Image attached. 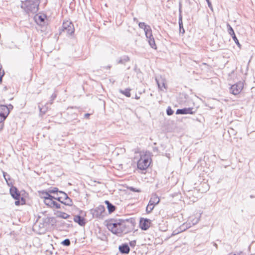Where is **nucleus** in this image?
Wrapping results in <instances>:
<instances>
[{
    "label": "nucleus",
    "instance_id": "obj_48",
    "mask_svg": "<svg viewBox=\"0 0 255 255\" xmlns=\"http://www.w3.org/2000/svg\"><path fill=\"white\" fill-rule=\"evenodd\" d=\"M133 20H134V21H136V22H137V21H138V20H137V19L136 18H133Z\"/></svg>",
    "mask_w": 255,
    "mask_h": 255
},
{
    "label": "nucleus",
    "instance_id": "obj_5",
    "mask_svg": "<svg viewBox=\"0 0 255 255\" xmlns=\"http://www.w3.org/2000/svg\"><path fill=\"white\" fill-rule=\"evenodd\" d=\"M62 27L63 32L67 35H72L74 33L75 28L71 21L68 20L63 21Z\"/></svg>",
    "mask_w": 255,
    "mask_h": 255
},
{
    "label": "nucleus",
    "instance_id": "obj_41",
    "mask_svg": "<svg viewBox=\"0 0 255 255\" xmlns=\"http://www.w3.org/2000/svg\"><path fill=\"white\" fill-rule=\"evenodd\" d=\"M47 198V199H51L52 200H53V199L55 200V198H56V197H55L54 196L51 195V194H49L48 197Z\"/></svg>",
    "mask_w": 255,
    "mask_h": 255
},
{
    "label": "nucleus",
    "instance_id": "obj_21",
    "mask_svg": "<svg viewBox=\"0 0 255 255\" xmlns=\"http://www.w3.org/2000/svg\"><path fill=\"white\" fill-rule=\"evenodd\" d=\"M178 23L179 26L180 32L181 33H184L185 32V30L183 28L182 14H180L179 15Z\"/></svg>",
    "mask_w": 255,
    "mask_h": 255
},
{
    "label": "nucleus",
    "instance_id": "obj_9",
    "mask_svg": "<svg viewBox=\"0 0 255 255\" xmlns=\"http://www.w3.org/2000/svg\"><path fill=\"white\" fill-rule=\"evenodd\" d=\"M227 27L228 33L232 36L233 39L234 40L236 44L238 45V46L241 48V45L240 44L237 37H236L234 30L232 27L230 25V24L229 23H227Z\"/></svg>",
    "mask_w": 255,
    "mask_h": 255
},
{
    "label": "nucleus",
    "instance_id": "obj_1",
    "mask_svg": "<svg viewBox=\"0 0 255 255\" xmlns=\"http://www.w3.org/2000/svg\"><path fill=\"white\" fill-rule=\"evenodd\" d=\"M106 226L109 231L119 236H121L122 234L130 232L132 227V224L128 223V220L114 219L108 221Z\"/></svg>",
    "mask_w": 255,
    "mask_h": 255
},
{
    "label": "nucleus",
    "instance_id": "obj_53",
    "mask_svg": "<svg viewBox=\"0 0 255 255\" xmlns=\"http://www.w3.org/2000/svg\"><path fill=\"white\" fill-rule=\"evenodd\" d=\"M162 86H163L164 88H165V84L164 83H162Z\"/></svg>",
    "mask_w": 255,
    "mask_h": 255
},
{
    "label": "nucleus",
    "instance_id": "obj_30",
    "mask_svg": "<svg viewBox=\"0 0 255 255\" xmlns=\"http://www.w3.org/2000/svg\"><path fill=\"white\" fill-rule=\"evenodd\" d=\"M62 207L63 208H64L63 206H62L61 207V204L56 202V201H54L52 207V208H55L56 209H61Z\"/></svg>",
    "mask_w": 255,
    "mask_h": 255
},
{
    "label": "nucleus",
    "instance_id": "obj_32",
    "mask_svg": "<svg viewBox=\"0 0 255 255\" xmlns=\"http://www.w3.org/2000/svg\"><path fill=\"white\" fill-rule=\"evenodd\" d=\"M4 75V71L2 70V67L0 65V84H1L2 81V77Z\"/></svg>",
    "mask_w": 255,
    "mask_h": 255
},
{
    "label": "nucleus",
    "instance_id": "obj_50",
    "mask_svg": "<svg viewBox=\"0 0 255 255\" xmlns=\"http://www.w3.org/2000/svg\"><path fill=\"white\" fill-rule=\"evenodd\" d=\"M111 66H110V65H109L107 66V68H108V69L111 68Z\"/></svg>",
    "mask_w": 255,
    "mask_h": 255
},
{
    "label": "nucleus",
    "instance_id": "obj_44",
    "mask_svg": "<svg viewBox=\"0 0 255 255\" xmlns=\"http://www.w3.org/2000/svg\"><path fill=\"white\" fill-rule=\"evenodd\" d=\"M179 15L181 14L182 11H181V3L179 4Z\"/></svg>",
    "mask_w": 255,
    "mask_h": 255
},
{
    "label": "nucleus",
    "instance_id": "obj_29",
    "mask_svg": "<svg viewBox=\"0 0 255 255\" xmlns=\"http://www.w3.org/2000/svg\"><path fill=\"white\" fill-rule=\"evenodd\" d=\"M155 206L150 205V203H148L146 208V212L147 214H149L152 212Z\"/></svg>",
    "mask_w": 255,
    "mask_h": 255
},
{
    "label": "nucleus",
    "instance_id": "obj_57",
    "mask_svg": "<svg viewBox=\"0 0 255 255\" xmlns=\"http://www.w3.org/2000/svg\"><path fill=\"white\" fill-rule=\"evenodd\" d=\"M157 150L156 148L153 149V150Z\"/></svg>",
    "mask_w": 255,
    "mask_h": 255
},
{
    "label": "nucleus",
    "instance_id": "obj_17",
    "mask_svg": "<svg viewBox=\"0 0 255 255\" xmlns=\"http://www.w3.org/2000/svg\"><path fill=\"white\" fill-rule=\"evenodd\" d=\"M105 204L107 205V207L110 213H112L116 210V207L112 204L109 201L106 200Z\"/></svg>",
    "mask_w": 255,
    "mask_h": 255
},
{
    "label": "nucleus",
    "instance_id": "obj_25",
    "mask_svg": "<svg viewBox=\"0 0 255 255\" xmlns=\"http://www.w3.org/2000/svg\"><path fill=\"white\" fill-rule=\"evenodd\" d=\"M57 217L66 219H68L70 217V215L64 212L57 211Z\"/></svg>",
    "mask_w": 255,
    "mask_h": 255
},
{
    "label": "nucleus",
    "instance_id": "obj_45",
    "mask_svg": "<svg viewBox=\"0 0 255 255\" xmlns=\"http://www.w3.org/2000/svg\"><path fill=\"white\" fill-rule=\"evenodd\" d=\"M156 82H157V85H158V86L159 88H160V89H161V87H160V84H159V81H158L157 79H156Z\"/></svg>",
    "mask_w": 255,
    "mask_h": 255
},
{
    "label": "nucleus",
    "instance_id": "obj_4",
    "mask_svg": "<svg viewBox=\"0 0 255 255\" xmlns=\"http://www.w3.org/2000/svg\"><path fill=\"white\" fill-rule=\"evenodd\" d=\"M9 113V109L4 105H0V130L3 128L2 122L6 119Z\"/></svg>",
    "mask_w": 255,
    "mask_h": 255
},
{
    "label": "nucleus",
    "instance_id": "obj_56",
    "mask_svg": "<svg viewBox=\"0 0 255 255\" xmlns=\"http://www.w3.org/2000/svg\"><path fill=\"white\" fill-rule=\"evenodd\" d=\"M157 150L156 148L153 149V150Z\"/></svg>",
    "mask_w": 255,
    "mask_h": 255
},
{
    "label": "nucleus",
    "instance_id": "obj_36",
    "mask_svg": "<svg viewBox=\"0 0 255 255\" xmlns=\"http://www.w3.org/2000/svg\"><path fill=\"white\" fill-rule=\"evenodd\" d=\"M56 94H55V93H53L51 96V97H50V104H52L53 103V101L55 100V99L56 98Z\"/></svg>",
    "mask_w": 255,
    "mask_h": 255
},
{
    "label": "nucleus",
    "instance_id": "obj_28",
    "mask_svg": "<svg viewBox=\"0 0 255 255\" xmlns=\"http://www.w3.org/2000/svg\"><path fill=\"white\" fill-rule=\"evenodd\" d=\"M54 200H52L51 199H45L44 200V202L47 206L52 208Z\"/></svg>",
    "mask_w": 255,
    "mask_h": 255
},
{
    "label": "nucleus",
    "instance_id": "obj_51",
    "mask_svg": "<svg viewBox=\"0 0 255 255\" xmlns=\"http://www.w3.org/2000/svg\"><path fill=\"white\" fill-rule=\"evenodd\" d=\"M9 108H13V106L10 104L9 105Z\"/></svg>",
    "mask_w": 255,
    "mask_h": 255
},
{
    "label": "nucleus",
    "instance_id": "obj_18",
    "mask_svg": "<svg viewBox=\"0 0 255 255\" xmlns=\"http://www.w3.org/2000/svg\"><path fill=\"white\" fill-rule=\"evenodd\" d=\"M64 195L65 197H64L63 204L68 206H72L73 205L72 200L68 197L67 194H64Z\"/></svg>",
    "mask_w": 255,
    "mask_h": 255
},
{
    "label": "nucleus",
    "instance_id": "obj_55",
    "mask_svg": "<svg viewBox=\"0 0 255 255\" xmlns=\"http://www.w3.org/2000/svg\"><path fill=\"white\" fill-rule=\"evenodd\" d=\"M215 246L216 248H217V245L216 244H215Z\"/></svg>",
    "mask_w": 255,
    "mask_h": 255
},
{
    "label": "nucleus",
    "instance_id": "obj_6",
    "mask_svg": "<svg viewBox=\"0 0 255 255\" xmlns=\"http://www.w3.org/2000/svg\"><path fill=\"white\" fill-rule=\"evenodd\" d=\"M105 211V208L103 205H99L98 207L94 209L90 210L91 213L94 218L101 219L104 217L103 214Z\"/></svg>",
    "mask_w": 255,
    "mask_h": 255
},
{
    "label": "nucleus",
    "instance_id": "obj_52",
    "mask_svg": "<svg viewBox=\"0 0 255 255\" xmlns=\"http://www.w3.org/2000/svg\"><path fill=\"white\" fill-rule=\"evenodd\" d=\"M9 108H13V106L10 104L9 105Z\"/></svg>",
    "mask_w": 255,
    "mask_h": 255
},
{
    "label": "nucleus",
    "instance_id": "obj_34",
    "mask_svg": "<svg viewBox=\"0 0 255 255\" xmlns=\"http://www.w3.org/2000/svg\"><path fill=\"white\" fill-rule=\"evenodd\" d=\"M174 111L172 110L171 107H168L166 110V114L168 116L173 115Z\"/></svg>",
    "mask_w": 255,
    "mask_h": 255
},
{
    "label": "nucleus",
    "instance_id": "obj_31",
    "mask_svg": "<svg viewBox=\"0 0 255 255\" xmlns=\"http://www.w3.org/2000/svg\"><path fill=\"white\" fill-rule=\"evenodd\" d=\"M61 244L63 246L68 247L70 245L71 242L69 239H66L62 242Z\"/></svg>",
    "mask_w": 255,
    "mask_h": 255
},
{
    "label": "nucleus",
    "instance_id": "obj_14",
    "mask_svg": "<svg viewBox=\"0 0 255 255\" xmlns=\"http://www.w3.org/2000/svg\"><path fill=\"white\" fill-rule=\"evenodd\" d=\"M73 220L81 226H84L86 224L85 219L80 215L75 216Z\"/></svg>",
    "mask_w": 255,
    "mask_h": 255
},
{
    "label": "nucleus",
    "instance_id": "obj_3",
    "mask_svg": "<svg viewBox=\"0 0 255 255\" xmlns=\"http://www.w3.org/2000/svg\"><path fill=\"white\" fill-rule=\"evenodd\" d=\"M150 164V158L146 155H143L140 156V159L137 161V165L138 169L143 170L147 169Z\"/></svg>",
    "mask_w": 255,
    "mask_h": 255
},
{
    "label": "nucleus",
    "instance_id": "obj_12",
    "mask_svg": "<svg viewBox=\"0 0 255 255\" xmlns=\"http://www.w3.org/2000/svg\"><path fill=\"white\" fill-rule=\"evenodd\" d=\"M10 194L11 196L12 197V198L15 200L19 199L20 197L19 191H18L17 188L14 186H12L10 188Z\"/></svg>",
    "mask_w": 255,
    "mask_h": 255
},
{
    "label": "nucleus",
    "instance_id": "obj_13",
    "mask_svg": "<svg viewBox=\"0 0 255 255\" xmlns=\"http://www.w3.org/2000/svg\"><path fill=\"white\" fill-rule=\"evenodd\" d=\"M119 250L120 252L123 254H128L130 252V248L127 244H123L119 246Z\"/></svg>",
    "mask_w": 255,
    "mask_h": 255
},
{
    "label": "nucleus",
    "instance_id": "obj_15",
    "mask_svg": "<svg viewBox=\"0 0 255 255\" xmlns=\"http://www.w3.org/2000/svg\"><path fill=\"white\" fill-rule=\"evenodd\" d=\"M160 202V199L159 197L157 196L156 194L152 195L150 200L148 203H150V205H152L155 206L156 205H157Z\"/></svg>",
    "mask_w": 255,
    "mask_h": 255
},
{
    "label": "nucleus",
    "instance_id": "obj_49",
    "mask_svg": "<svg viewBox=\"0 0 255 255\" xmlns=\"http://www.w3.org/2000/svg\"><path fill=\"white\" fill-rule=\"evenodd\" d=\"M21 201H22V202H23V203H24V202H25V200L24 199V198L22 197V198H21Z\"/></svg>",
    "mask_w": 255,
    "mask_h": 255
},
{
    "label": "nucleus",
    "instance_id": "obj_33",
    "mask_svg": "<svg viewBox=\"0 0 255 255\" xmlns=\"http://www.w3.org/2000/svg\"><path fill=\"white\" fill-rule=\"evenodd\" d=\"M128 189L132 191V192H140L141 191L140 189H137V188H135L134 187H128Z\"/></svg>",
    "mask_w": 255,
    "mask_h": 255
},
{
    "label": "nucleus",
    "instance_id": "obj_2",
    "mask_svg": "<svg viewBox=\"0 0 255 255\" xmlns=\"http://www.w3.org/2000/svg\"><path fill=\"white\" fill-rule=\"evenodd\" d=\"M40 0H25L21 1V8L27 13H35L39 9Z\"/></svg>",
    "mask_w": 255,
    "mask_h": 255
},
{
    "label": "nucleus",
    "instance_id": "obj_10",
    "mask_svg": "<svg viewBox=\"0 0 255 255\" xmlns=\"http://www.w3.org/2000/svg\"><path fill=\"white\" fill-rule=\"evenodd\" d=\"M145 33L146 38L148 39L149 44L150 45L151 47L154 49H156V45L155 44V40L152 34L151 29H149V31H148L147 32L146 31Z\"/></svg>",
    "mask_w": 255,
    "mask_h": 255
},
{
    "label": "nucleus",
    "instance_id": "obj_20",
    "mask_svg": "<svg viewBox=\"0 0 255 255\" xmlns=\"http://www.w3.org/2000/svg\"><path fill=\"white\" fill-rule=\"evenodd\" d=\"M39 193V196L41 198H43L44 200L45 199H48V195H49V192H48V190H43V191H39L38 192Z\"/></svg>",
    "mask_w": 255,
    "mask_h": 255
},
{
    "label": "nucleus",
    "instance_id": "obj_42",
    "mask_svg": "<svg viewBox=\"0 0 255 255\" xmlns=\"http://www.w3.org/2000/svg\"><path fill=\"white\" fill-rule=\"evenodd\" d=\"M90 115H91V114H89V113L85 114L84 116V118L85 119H88L89 118V117L90 116Z\"/></svg>",
    "mask_w": 255,
    "mask_h": 255
},
{
    "label": "nucleus",
    "instance_id": "obj_8",
    "mask_svg": "<svg viewBox=\"0 0 255 255\" xmlns=\"http://www.w3.org/2000/svg\"><path fill=\"white\" fill-rule=\"evenodd\" d=\"M151 221L148 219L141 218L139 221V227L142 230L146 231L150 227Z\"/></svg>",
    "mask_w": 255,
    "mask_h": 255
},
{
    "label": "nucleus",
    "instance_id": "obj_7",
    "mask_svg": "<svg viewBox=\"0 0 255 255\" xmlns=\"http://www.w3.org/2000/svg\"><path fill=\"white\" fill-rule=\"evenodd\" d=\"M243 85L242 83H238L233 85L230 88V92L233 95H236L239 94L242 90Z\"/></svg>",
    "mask_w": 255,
    "mask_h": 255
},
{
    "label": "nucleus",
    "instance_id": "obj_38",
    "mask_svg": "<svg viewBox=\"0 0 255 255\" xmlns=\"http://www.w3.org/2000/svg\"><path fill=\"white\" fill-rule=\"evenodd\" d=\"M135 245H136V241L135 240L131 241L129 242L130 246L132 248L134 247Z\"/></svg>",
    "mask_w": 255,
    "mask_h": 255
},
{
    "label": "nucleus",
    "instance_id": "obj_37",
    "mask_svg": "<svg viewBox=\"0 0 255 255\" xmlns=\"http://www.w3.org/2000/svg\"><path fill=\"white\" fill-rule=\"evenodd\" d=\"M38 108L40 114H44L46 113V110L45 108H41L39 105L38 106Z\"/></svg>",
    "mask_w": 255,
    "mask_h": 255
},
{
    "label": "nucleus",
    "instance_id": "obj_47",
    "mask_svg": "<svg viewBox=\"0 0 255 255\" xmlns=\"http://www.w3.org/2000/svg\"><path fill=\"white\" fill-rule=\"evenodd\" d=\"M140 98L139 96H138L137 95H135V99L136 100H138Z\"/></svg>",
    "mask_w": 255,
    "mask_h": 255
},
{
    "label": "nucleus",
    "instance_id": "obj_58",
    "mask_svg": "<svg viewBox=\"0 0 255 255\" xmlns=\"http://www.w3.org/2000/svg\"><path fill=\"white\" fill-rule=\"evenodd\" d=\"M0 255H1L0 254Z\"/></svg>",
    "mask_w": 255,
    "mask_h": 255
},
{
    "label": "nucleus",
    "instance_id": "obj_24",
    "mask_svg": "<svg viewBox=\"0 0 255 255\" xmlns=\"http://www.w3.org/2000/svg\"><path fill=\"white\" fill-rule=\"evenodd\" d=\"M138 26L140 28L143 29V30L145 31V33L149 31V29H151L150 26L148 25H147L144 22H140L138 23Z\"/></svg>",
    "mask_w": 255,
    "mask_h": 255
},
{
    "label": "nucleus",
    "instance_id": "obj_54",
    "mask_svg": "<svg viewBox=\"0 0 255 255\" xmlns=\"http://www.w3.org/2000/svg\"><path fill=\"white\" fill-rule=\"evenodd\" d=\"M233 255H241V254H238V255H237V254H234Z\"/></svg>",
    "mask_w": 255,
    "mask_h": 255
},
{
    "label": "nucleus",
    "instance_id": "obj_27",
    "mask_svg": "<svg viewBox=\"0 0 255 255\" xmlns=\"http://www.w3.org/2000/svg\"><path fill=\"white\" fill-rule=\"evenodd\" d=\"M48 192L49 194H58L59 191H60L58 188L57 187H51L48 189Z\"/></svg>",
    "mask_w": 255,
    "mask_h": 255
},
{
    "label": "nucleus",
    "instance_id": "obj_26",
    "mask_svg": "<svg viewBox=\"0 0 255 255\" xmlns=\"http://www.w3.org/2000/svg\"><path fill=\"white\" fill-rule=\"evenodd\" d=\"M189 224H190V223H189ZM190 227H191V225L188 226V224H183L182 225L180 226L178 229L179 230V232H182Z\"/></svg>",
    "mask_w": 255,
    "mask_h": 255
},
{
    "label": "nucleus",
    "instance_id": "obj_43",
    "mask_svg": "<svg viewBox=\"0 0 255 255\" xmlns=\"http://www.w3.org/2000/svg\"><path fill=\"white\" fill-rule=\"evenodd\" d=\"M15 204L16 206L19 205L20 204V201L19 200V199L16 200L15 201Z\"/></svg>",
    "mask_w": 255,
    "mask_h": 255
},
{
    "label": "nucleus",
    "instance_id": "obj_22",
    "mask_svg": "<svg viewBox=\"0 0 255 255\" xmlns=\"http://www.w3.org/2000/svg\"><path fill=\"white\" fill-rule=\"evenodd\" d=\"M130 91H131V89L130 88H127L125 90L120 89L119 90V92L120 93L124 95L127 97H130V95H131L130 92Z\"/></svg>",
    "mask_w": 255,
    "mask_h": 255
},
{
    "label": "nucleus",
    "instance_id": "obj_46",
    "mask_svg": "<svg viewBox=\"0 0 255 255\" xmlns=\"http://www.w3.org/2000/svg\"><path fill=\"white\" fill-rule=\"evenodd\" d=\"M3 176H4V178H5V180H6V181H7V178H6V173H5V172H3Z\"/></svg>",
    "mask_w": 255,
    "mask_h": 255
},
{
    "label": "nucleus",
    "instance_id": "obj_16",
    "mask_svg": "<svg viewBox=\"0 0 255 255\" xmlns=\"http://www.w3.org/2000/svg\"><path fill=\"white\" fill-rule=\"evenodd\" d=\"M130 58L128 55H124L121 57L117 61V64H125L126 62L129 61Z\"/></svg>",
    "mask_w": 255,
    "mask_h": 255
},
{
    "label": "nucleus",
    "instance_id": "obj_35",
    "mask_svg": "<svg viewBox=\"0 0 255 255\" xmlns=\"http://www.w3.org/2000/svg\"><path fill=\"white\" fill-rule=\"evenodd\" d=\"M199 220H200L199 218H196V217L194 218V219H191L192 225L197 224L199 222Z\"/></svg>",
    "mask_w": 255,
    "mask_h": 255
},
{
    "label": "nucleus",
    "instance_id": "obj_39",
    "mask_svg": "<svg viewBox=\"0 0 255 255\" xmlns=\"http://www.w3.org/2000/svg\"><path fill=\"white\" fill-rule=\"evenodd\" d=\"M206 1H207V3H208V7L211 9V10H213V7H212V3H211V2L210 1V0H206Z\"/></svg>",
    "mask_w": 255,
    "mask_h": 255
},
{
    "label": "nucleus",
    "instance_id": "obj_40",
    "mask_svg": "<svg viewBox=\"0 0 255 255\" xmlns=\"http://www.w3.org/2000/svg\"><path fill=\"white\" fill-rule=\"evenodd\" d=\"M179 233H181L180 232H179V229H177L176 230H174L173 232H172V236H175L176 235H177L178 234H179Z\"/></svg>",
    "mask_w": 255,
    "mask_h": 255
},
{
    "label": "nucleus",
    "instance_id": "obj_19",
    "mask_svg": "<svg viewBox=\"0 0 255 255\" xmlns=\"http://www.w3.org/2000/svg\"><path fill=\"white\" fill-rule=\"evenodd\" d=\"M46 17V15L42 14V15H36L34 17L35 21L37 23H41L44 21L45 18Z\"/></svg>",
    "mask_w": 255,
    "mask_h": 255
},
{
    "label": "nucleus",
    "instance_id": "obj_11",
    "mask_svg": "<svg viewBox=\"0 0 255 255\" xmlns=\"http://www.w3.org/2000/svg\"><path fill=\"white\" fill-rule=\"evenodd\" d=\"M193 108H185L177 109L176 111V115L194 114L195 111H193Z\"/></svg>",
    "mask_w": 255,
    "mask_h": 255
},
{
    "label": "nucleus",
    "instance_id": "obj_23",
    "mask_svg": "<svg viewBox=\"0 0 255 255\" xmlns=\"http://www.w3.org/2000/svg\"><path fill=\"white\" fill-rule=\"evenodd\" d=\"M59 193L60 196L57 197L56 198H55V200L58 201L59 202L63 204V202H64V197H65L64 195L67 194L62 191H59Z\"/></svg>",
    "mask_w": 255,
    "mask_h": 255
}]
</instances>
